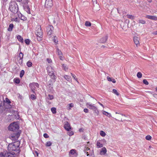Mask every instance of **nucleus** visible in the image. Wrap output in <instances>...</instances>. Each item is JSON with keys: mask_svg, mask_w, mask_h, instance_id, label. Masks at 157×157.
Segmentation results:
<instances>
[{"mask_svg": "<svg viewBox=\"0 0 157 157\" xmlns=\"http://www.w3.org/2000/svg\"><path fill=\"white\" fill-rule=\"evenodd\" d=\"M20 144L18 141L10 144L7 147L9 152L2 153L5 157H15V154L20 152Z\"/></svg>", "mask_w": 157, "mask_h": 157, "instance_id": "1", "label": "nucleus"}, {"mask_svg": "<svg viewBox=\"0 0 157 157\" xmlns=\"http://www.w3.org/2000/svg\"><path fill=\"white\" fill-rule=\"evenodd\" d=\"M19 126L15 122L10 124L8 127L9 130L13 131L10 136V138L13 141L17 140L18 137L20 136L21 132L19 131Z\"/></svg>", "mask_w": 157, "mask_h": 157, "instance_id": "2", "label": "nucleus"}, {"mask_svg": "<svg viewBox=\"0 0 157 157\" xmlns=\"http://www.w3.org/2000/svg\"><path fill=\"white\" fill-rule=\"evenodd\" d=\"M9 9L12 13H18V7L15 2H10L9 4Z\"/></svg>", "mask_w": 157, "mask_h": 157, "instance_id": "3", "label": "nucleus"}, {"mask_svg": "<svg viewBox=\"0 0 157 157\" xmlns=\"http://www.w3.org/2000/svg\"><path fill=\"white\" fill-rule=\"evenodd\" d=\"M86 105L88 108L93 110L97 115H98L99 113L98 111V110L97 108L94 105H92V104L90 103H86Z\"/></svg>", "mask_w": 157, "mask_h": 157, "instance_id": "4", "label": "nucleus"}, {"mask_svg": "<svg viewBox=\"0 0 157 157\" xmlns=\"http://www.w3.org/2000/svg\"><path fill=\"white\" fill-rule=\"evenodd\" d=\"M35 33L36 36H42L43 31L41 30V26L38 25L36 28Z\"/></svg>", "mask_w": 157, "mask_h": 157, "instance_id": "5", "label": "nucleus"}, {"mask_svg": "<svg viewBox=\"0 0 157 157\" xmlns=\"http://www.w3.org/2000/svg\"><path fill=\"white\" fill-rule=\"evenodd\" d=\"M54 28L52 25H48L46 28V31L48 35H50L52 34Z\"/></svg>", "mask_w": 157, "mask_h": 157, "instance_id": "6", "label": "nucleus"}, {"mask_svg": "<svg viewBox=\"0 0 157 157\" xmlns=\"http://www.w3.org/2000/svg\"><path fill=\"white\" fill-rule=\"evenodd\" d=\"M47 86L49 88L48 91L49 92H52L53 91V85L52 80H49L47 83Z\"/></svg>", "mask_w": 157, "mask_h": 157, "instance_id": "7", "label": "nucleus"}, {"mask_svg": "<svg viewBox=\"0 0 157 157\" xmlns=\"http://www.w3.org/2000/svg\"><path fill=\"white\" fill-rule=\"evenodd\" d=\"M84 152L86 153L87 156H88L90 155H94L93 151L92 150V151H90V149L88 147H85L84 150Z\"/></svg>", "mask_w": 157, "mask_h": 157, "instance_id": "8", "label": "nucleus"}, {"mask_svg": "<svg viewBox=\"0 0 157 157\" xmlns=\"http://www.w3.org/2000/svg\"><path fill=\"white\" fill-rule=\"evenodd\" d=\"M29 86L31 89H35L38 88L39 86V84L37 83L33 82L29 84Z\"/></svg>", "mask_w": 157, "mask_h": 157, "instance_id": "9", "label": "nucleus"}, {"mask_svg": "<svg viewBox=\"0 0 157 157\" xmlns=\"http://www.w3.org/2000/svg\"><path fill=\"white\" fill-rule=\"evenodd\" d=\"M64 128L67 131H69L71 129V127L70 126V124L67 121L65 122Z\"/></svg>", "mask_w": 157, "mask_h": 157, "instance_id": "10", "label": "nucleus"}, {"mask_svg": "<svg viewBox=\"0 0 157 157\" xmlns=\"http://www.w3.org/2000/svg\"><path fill=\"white\" fill-rule=\"evenodd\" d=\"M23 56L24 55L23 53L21 52L18 56V57L20 58V59L19 60V63L20 64H22L23 63Z\"/></svg>", "mask_w": 157, "mask_h": 157, "instance_id": "11", "label": "nucleus"}, {"mask_svg": "<svg viewBox=\"0 0 157 157\" xmlns=\"http://www.w3.org/2000/svg\"><path fill=\"white\" fill-rule=\"evenodd\" d=\"M17 15L18 17L21 20L23 21H26L27 19V18L24 15H22L21 13L18 12Z\"/></svg>", "mask_w": 157, "mask_h": 157, "instance_id": "12", "label": "nucleus"}, {"mask_svg": "<svg viewBox=\"0 0 157 157\" xmlns=\"http://www.w3.org/2000/svg\"><path fill=\"white\" fill-rule=\"evenodd\" d=\"M53 5V3L52 0L48 2H45V6L47 8L51 7Z\"/></svg>", "mask_w": 157, "mask_h": 157, "instance_id": "13", "label": "nucleus"}, {"mask_svg": "<svg viewBox=\"0 0 157 157\" xmlns=\"http://www.w3.org/2000/svg\"><path fill=\"white\" fill-rule=\"evenodd\" d=\"M108 38L107 35H106L105 36L101 38L100 40V42L101 43H104L106 42Z\"/></svg>", "mask_w": 157, "mask_h": 157, "instance_id": "14", "label": "nucleus"}, {"mask_svg": "<svg viewBox=\"0 0 157 157\" xmlns=\"http://www.w3.org/2000/svg\"><path fill=\"white\" fill-rule=\"evenodd\" d=\"M146 17L148 19L152 20L154 21L157 20V17L155 16L147 15L146 16Z\"/></svg>", "mask_w": 157, "mask_h": 157, "instance_id": "15", "label": "nucleus"}, {"mask_svg": "<svg viewBox=\"0 0 157 157\" xmlns=\"http://www.w3.org/2000/svg\"><path fill=\"white\" fill-rule=\"evenodd\" d=\"M23 9L24 10L26 11L27 13L28 14H30L31 12L30 10V9L29 7V5L26 6H23Z\"/></svg>", "mask_w": 157, "mask_h": 157, "instance_id": "16", "label": "nucleus"}, {"mask_svg": "<svg viewBox=\"0 0 157 157\" xmlns=\"http://www.w3.org/2000/svg\"><path fill=\"white\" fill-rule=\"evenodd\" d=\"M56 53L58 54L59 56L60 59L61 60H62V53L61 51L60 50H59V48H57L56 49Z\"/></svg>", "mask_w": 157, "mask_h": 157, "instance_id": "17", "label": "nucleus"}, {"mask_svg": "<svg viewBox=\"0 0 157 157\" xmlns=\"http://www.w3.org/2000/svg\"><path fill=\"white\" fill-rule=\"evenodd\" d=\"M107 150L105 147H103L101 150L100 151V154L101 155H104L106 152Z\"/></svg>", "mask_w": 157, "mask_h": 157, "instance_id": "18", "label": "nucleus"}, {"mask_svg": "<svg viewBox=\"0 0 157 157\" xmlns=\"http://www.w3.org/2000/svg\"><path fill=\"white\" fill-rule=\"evenodd\" d=\"M134 42L136 45H137L139 44V38L138 37L135 36L133 38Z\"/></svg>", "mask_w": 157, "mask_h": 157, "instance_id": "19", "label": "nucleus"}, {"mask_svg": "<svg viewBox=\"0 0 157 157\" xmlns=\"http://www.w3.org/2000/svg\"><path fill=\"white\" fill-rule=\"evenodd\" d=\"M48 73V75H49L51 76V77L53 79H56V77L54 75L53 71H51V72H49V73Z\"/></svg>", "mask_w": 157, "mask_h": 157, "instance_id": "20", "label": "nucleus"}, {"mask_svg": "<svg viewBox=\"0 0 157 157\" xmlns=\"http://www.w3.org/2000/svg\"><path fill=\"white\" fill-rule=\"evenodd\" d=\"M64 78L68 81L71 82V77L70 76L68 75H65L63 76Z\"/></svg>", "mask_w": 157, "mask_h": 157, "instance_id": "21", "label": "nucleus"}, {"mask_svg": "<svg viewBox=\"0 0 157 157\" xmlns=\"http://www.w3.org/2000/svg\"><path fill=\"white\" fill-rule=\"evenodd\" d=\"M29 2L28 0H23L22 1V4H23V7L29 5L28 4Z\"/></svg>", "mask_w": 157, "mask_h": 157, "instance_id": "22", "label": "nucleus"}, {"mask_svg": "<svg viewBox=\"0 0 157 157\" xmlns=\"http://www.w3.org/2000/svg\"><path fill=\"white\" fill-rule=\"evenodd\" d=\"M17 38L19 41L21 42L22 43L23 42V39L21 36H17Z\"/></svg>", "mask_w": 157, "mask_h": 157, "instance_id": "23", "label": "nucleus"}, {"mask_svg": "<svg viewBox=\"0 0 157 157\" xmlns=\"http://www.w3.org/2000/svg\"><path fill=\"white\" fill-rule=\"evenodd\" d=\"M13 28V24H10L9 25L8 29V30L9 31H11L12 30Z\"/></svg>", "mask_w": 157, "mask_h": 157, "instance_id": "24", "label": "nucleus"}, {"mask_svg": "<svg viewBox=\"0 0 157 157\" xmlns=\"http://www.w3.org/2000/svg\"><path fill=\"white\" fill-rule=\"evenodd\" d=\"M74 106L73 104L71 103L68 104L67 106V109L70 110L72 107H73Z\"/></svg>", "mask_w": 157, "mask_h": 157, "instance_id": "25", "label": "nucleus"}, {"mask_svg": "<svg viewBox=\"0 0 157 157\" xmlns=\"http://www.w3.org/2000/svg\"><path fill=\"white\" fill-rule=\"evenodd\" d=\"M107 78L109 82H112L113 83H115L116 82V81L115 79L114 78H110L109 77H107Z\"/></svg>", "mask_w": 157, "mask_h": 157, "instance_id": "26", "label": "nucleus"}, {"mask_svg": "<svg viewBox=\"0 0 157 157\" xmlns=\"http://www.w3.org/2000/svg\"><path fill=\"white\" fill-rule=\"evenodd\" d=\"M47 71L48 73H49L50 72H51V71H53V70L51 67L49 66L47 68Z\"/></svg>", "mask_w": 157, "mask_h": 157, "instance_id": "27", "label": "nucleus"}, {"mask_svg": "<svg viewBox=\"0 0 157 157\" xmlns=\"http://www.w3.org/2000/svg\"><path fill=\"white\" fill-rule=\"evenodd\" d=\"M76 150L74 149H72L69 152V154L74 155L76 153Z\"/></svg>", "mask_w": 157, "mask_h": 157, "instance_id": "28", "label": "nucleus"}, {"mask_svg": "<svg viewBox=\"0 0 157 157\" xmlns=\"http://www.w3.org/2000/svg\"><path fill=\"white\" fill-rule=\"evenodd\" d=\"M103 114L109 117H110L111 116V115L110 114L105 111H103Z\"/></svg>", "mask_w": 157, "mask_h": 157, "instance_id": "29", "label": "nucleus"}, {"mask_svg": "<svg viewBox=\"0 0 157 157\" xmlns=\"http://www.w3.org/2000/svg\"><path fill=\"white\" fill-rule=\"evenodd\" d=\"M26 65L28 67H30L32 65V63L30 61H29L27 62Z\"/></svg>", "mask_w": 157, "mask_h": 157, "instance_id": "30", "label": "nucleus"}, {"mask_svg": "<svg viewBox=\"0 0 157 157\" xmlns=\"http://www.w3.org/2000/svg\"><path fill=\"white\" fill-rule=\"evenodd\" d=\"M97 145L98 147H103V144L98 141H97Z\"/></svg>", "mask_w": 157, "mask_h": 157, "instance_id": "31", "label": "nucleus"}, {"mask_svg": "<svg viewBox=\"0 0 157 157\" xmlns=\"http://www.w3.org/2000/svg\"><path fill=\"white\" fill-rule=\"evenodd\" d=\"M100 133L101 136L103 137H104L106 135L105 132L102 131H101L100 132Z\"/></svg>", "mask_w": 157, "mask_h": 157, "instance_id": "32", "label": "nucleus"}, {"mask_svg": "<svg viewBox=\"0 0 157 157\" xmlns=\"http://www.w3.org/2000/svg\"><path fill=\"white\" fill-rule=\"evenodd\" d=\"M53 41L56 43V44L58 43V41L57 39V37L56 36H55L53 37Z\"/></svg>", "mask_w": 157, "mask_h": 157, "instance_id": "33", "label": "nucleus"}, {"mask_svg": "<svg viewBox=\"0 0 157 157\" xmlns=\"http://www.w3.org/2000/svg\"><path fill=\"white\" fill-rule=\"evenodd\" d=\"M85 25L86 26H90L91 25V23L88 21H86L85 23Z\"/></svg>", "mask_w": 157, "mask_h": 157, "instance_id": "34", "label": "nucleus"}, {"mask_svg": "<svg viewBox=\"0 0 157 157\" xmlns=\"http://www.w3.org/2000/svg\"><path fill=\"white\" fill-rule=\"evenodd\" d=\"M51 110L53 113L55 114L56 113V109L55 108H52L51 109Z\"/></svg>", "mask_w": 157, "mask_h": 157, "instance_id": "35", "label": "nucleus"}, {"mask_svg": "<svg viewBox=\"0 0 157 157\" xmlns=\"http://www.w3.org/2000/svg\"><path fill=\"white\" fill-rule=\"evenodd\" d=\"M25 71L23 70H22L20 73V78H22L24 75Z\"/></svg>", "mask_w": 157, "mask_h": 157, "instance_id": "36", "label": "nucleus"}, {"mask_svg": "<svg viewBox=\"0 0 157 157\" xmlns=\"http://www.w3.org/2000/svg\"><path fill=\"white\" fill-rule=\"evenodd\" d=\"M25 42L27 45H28L30 44V40L29 39H27L25 40Z\"/></svg>", "mask_w": 157, "mask_h": 157, "instance_id": "37", "label": "nucleus"}, {"mask_svg": "<svg viewBox=\"0 0 157 157\" xmlns=\"http://www.w3.org/2000/svg\"><path fill=\"white\" fill-rule=\"evenodd\" d=\"M139 23L144 24L146 23V21L145 20H139Z\"/></svg>", "mask_w": 157, "mask_h": 157, "instance_id": "38", "label": "nucleus"}, {"mask_svg": "<svg viewBox=\"0 0 157 157\" xmlns=\"http://www.w3.org/2000/svg\"><path fill=\"white\" fill-rule=\"evenodd\" d=\"M30 98L31 99L34 100L36 99V97L34 94H32L30 95Z\"/></svg>", "mask_w": 157, "mask_h": 157, "instance_id": "39", "label": "nucleus"}, {"mask_svg": "<svg viewBox=\"0 0 157 157\" xmlns=\"http://www.w3.org/2000/svg\"><path fill=\"white\" fill-rule=\"evenodd\" d=\"M14 81L15 83L17 84H18L20 82V81L19 78H15L14 79Z\"/></svg>", "mask_w": 157, "mask_h": 157, "instance_id": "40", "label": "nucleus"}, {"mask_svg": "<svg viewBox=\"0 0 157 157\" xmlns=\"http://www.w3.org/2000/svg\"><path fill=\"white\" fill-rule=\"evenodd\" d=\"M137 76L139 78H140L142 77V74L140 72H138L137 74Z\"/></svg>", "mask_w": 157, "mask_h": 157, "instance_id": "41", "label": "nucleus"}, {"mask_svg": "<svg viewBox=\"0 0 157 157\" xmlns=\"http://www.w3.org/2000/svg\"><path fill=\"white\" fill-rule=\"evenodd\" d=\"M52 144V143L51 141H48L46 142V146L49 147Z\"/></svg>", "mask_w": 157, "mask_h": 157, "instance_id": "42", "label": "nucleus"}, {"mask_svg": "<svg viewBox=\"0 0 157 157\" xmlns=\"http://www.w3.org/2000/svg\"><path fill=\"white\" fill-rule=\"evenodd\" d=\"M151 137L149 135H148L146 136L145 139L147 140H151Z\"/></svg>", "mask_w": 157, "mask_h": 157, "instance_id": "43", "label": "nucleus"}, {"mask_svg": "<svg viewBox=\"0 0 157 157\" xmlns=\"http://www.w3.org/2000/svg\"><path fill=\"white\" fill-rule=\"evenodd\" d=\"M36 36L37 37V39L38 41H41V40H42V38L43 37V36Z\"/></svg>", "mask_w": 157, "mask_h": 157, "instance_id": "44", "label": "nucleus"}, {"mask_svg": "<svg viewBox=\"0 0 157 157\" xmlns=\"http://www.w3.org/2000/svg\"><path fill=\"white\" fill-rule=\"evenodd\" d=\"M71 74L72 76V77L74 78L78 82V79L77 78H76V76L75 75H74L72 74V73H71Z\"/></svg>", "mask_w": 157, "mask_h": 157, "instance_id": "45", "label": "nucleus"}, {"mask_svg": "<svg viewBox=\"0 0 157 157\" xmlns=\"http://www.w3.org/2000/svg\"><path fill=\"white\" fill-rule=\"evenodd\" d=\"M113 92L116 94L117 95H119V94L117 92V90L116 89H113Z\"/></svg>", "mask_w": 157, "mask_h": 157, "instance_id": "46", "label": "nucleus"}, {"mask_svg": "<svg viewBox=\"0 0 157 157\" xmlns=\"http://www.w3.org/2000/svg\"><path fill=\"white\" fill-rule=\"evenodd\" d=\"M127 16L128 18L131 19H133L134 18V16L128 14L127 15Z\"/></svg>", "mask_w": 157, "mask_h": 157, "instance_id": "47", "label": "nucleus"}, {"mask_svg": "<svg viewBox=\"0 0 157 157\" xmlns=\"http://www.w3.org/2000/svg\"><path fill=\"white\" fill-rule=\"evenodd\" d=\"M143 83L145 85H148L149 84L148 82L145 79H144L143 80Z\"/></svg>", "mask_w": 157, "mask_h": 157, "instance_id": "48", "label": "nucleus"}, {"mask_svg": "<svg viewBox=\"0 0 157 157\" xmlns=\"http://www.w3.org/2000/svg\"><path fill=\"white\" fill-rule=\"evenodd\" d=\"M62 66L65 71H66L67 70L68 68L66 67V66L64 64H62Z\"/></svg>", "mask_w": 157, "mask_h": 157, "instance_id": "49", "label": "nucleus"}, {"mask_svg": "<svg viewBox=\"0 0 157 157\" xmlns=\"http://www.w3.org/2000/svg\"><path fill=\"white\" fill-rule=\"evenodd\" d=\"M48 97H49V98L48 99L49 100H52L54 98L53 96L52 95L49 94L48 95Z\"/></svg>", "mask_w": 157, "mask_h": 157, "instance_id": "50", "label": "nucleus"}, {"mask_svg": "<svg viewBox=\"0 0 157 157\" xmlns=\"http://www.w3.org/2000/svg\"><path fill=\"white\" fill-rule=\"evenodd\" d=\"M6 102L8 103L9 104H10V103H11V101L8 98H6Z\"/></svg>", "mask_w": 157, "mask_h": 157, "instance_id": "51", "label": "nucleus"}, {"mask_svg": "<svg viewBox=\"0 0 157 157\" xmlns=\"http://www.w3.org/2000/svg\"><path fill=\"white\" fill-rule=\"evenodd\" d=\"M43 136H44V137L46 138H48L49 137V136L48 135V134L47 133L44 134Z\"/></svg>", "mask_w": 157, "mask_h": 157, "instance_id": "52", "label": "nucleus"}, {"mask_svg": "<svg viewBox=\"0 0 157 157\" xmlns=\"http://www.w3.org/2000/svg\"><path fill=\"white\" fill-rule=\"evenodd\" d=\"M3 109V107L2 106L1 102H0V112L2 111Z\"/></svg>", "mask_w": 157, "mask_h": 157, "instance_id": "53", "label": "nucleus"}, {"mask_svg": "<svg viewBox=\"0 0 157 157\" xmlns=\"http://www.w3.org/2000/svg\"><path fill=\"white\" fill-rule=\"evenodd\" d=\"M84 111L86 113H87L88 112L89 110L88 109L85 108L84 109Z\"/></svg>", "mask_w": 157, "mask_h": 157, "instance_id": "54", "label": "nucleus"}, {"mask_svg": "<svg viewBox=\"0 0 157 157\" xmlns=\"http://www.w3.org/2000/svg\"><path fill=\"white\" fill-rule=\"evenodd\" d=\"M47 60L49 63H50L52 62V60L50 59H47Z\"/></svg>", "mask_w": 157, "mask_h": 157, "instance_id": "55", "label": "nucleus"}, {"mask_svg": "<svg viewBox=\"0 0 157 157\" xmlns=\"http://www.w3.org/2000/svg\"><path fill=\"white\" fill-rule=\"evenodd\" d=\"M74 132H70L69 133L68 135L70 136H71L73 135Z\"/></svg>", "mask_w": 157, "mask_h": 157, "instance_id": "56", "label": "nucleus"}, {"mask_svg": "<svg viewBox=\"0 0 157 157\" xmlns=\"http://www.w3.org/2000/svg\"><path fill=\"white\" fill-rule=\"evenodd\" d=\"M153 97L157 99V94H153Z\"/></svg>", "mask_w": 157, "mask_h": 157, "instance_id": "57", "label": "nucleus"}, {"mask_svg": "<svg viewBox=\"0 0 157 157\" xmlns=\"http://www.w3.org/2000/svg\"><path fill=\"white\" fill-rule=\"evenodd\" d=\"M32 91L34 94H35V89H31Z\"/></svg>", "mask_w": 157, "mask_h": 157, "instance_id": "58", "label": "nucleus"}, {"mask_svg": "<svg viewBox=\"0 0 157 157\" xmlns=\"http://www.w3.org/2000/svg\"><path fill=\"white\" fill-rule=\"evenodd\" d=\"M153 34L155 35H157V31L154 32L153 33Z\"/></svg>", "mask_w": 157, "mask_h": 157, "instance_id": "59", "label": "nucleus"}, {"mask_svg": "<svg viewBox=\"0 0 157 157\" xmlns=\"http://www.w3.org/2000/svg\"><path fill=\"white\" fill-rule=\"evenodd\" d=\"M79 131L80 132H82L83 131V129L82 128H80Z\"/></svg>", "mask_w": 157, "mask_h": 157, "instance_id": "60", "label": "nucleus"}, {"mask_svg": "<svg viewBox=\"0 0 157 157\" xmlns=\"http://www.w3.org/2000/svg\"><path fill=\"white\" fill-rule=\"evenodd\" d=\"M14 21H17V22L18 21V18H15L14 20Z\"/></svg>", "mask_w": 157, "mask_h": 157, "instance_id": "61", "label": "nucleus"}, {"mask_svg": "<svg viewBox=\"0 0 157 157\" xmlns=\"http://www.w3.org/2000/svg\"><path fill=\"white\" fill-rule=\"evenodd\" d=\"M16 1L17 2H22V0H16Z\"/></svg>", "mask_w": 157, "mask_h": 157, "instance_id": "62", "label": "nucleus"}, {"mask_svg": "<svg viewBox=\"0 0 157 157\" xmlns=\"http://www.w3.org/2000/svg\"><path fill=\"white\" fill-rule=\"evenodd\" d=\"M98 103L101 105V106H102V107H104L103 106V105L102 104H101V103H100V102H98Z\"/></svg>", "mask_w": 157, "mask_h": 157, "instance_id": "63", "label": "nucleus"}, {"mask_svg": "<svg viewBox=\"0 0 157 157\" xmlns=\"http://www.w3.org/2000/svg\"><path fill=\"white\" fill-rule=\"evenodd\" d=\"M148 2H150V3H151V2H152V0H149L148 1Z\"/></svg>", "mask_w": 157, "mask_h": 157, "instance_id": "64", "label": "nucleus"}]
</instances>
